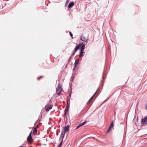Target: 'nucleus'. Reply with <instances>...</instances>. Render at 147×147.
Wrapping results in <instances>:
<instances>
[{"label":"nucleus","instance_id":"f257e3e1","mask_svg":"<svg viewBox=\"0 0 147 147\" xmlns=\"http://www.w3.org/2000/svg\"><path fill=\"white\" fill-rule=\"evenodd\" d=\"M141 124L142 126L146 125L147 124V116L142 119Z\"/></svg>","mask_w":147,"mask_h":147},{"label":"nucleus","instance_id":"f03ea898","mask_svg":"<svg viewBox=\"0 0 147 147\" xmlns=\"http://www.w3.org/2000/svg\"><path fill=\"white\" fill-rule=\"evenodd\" d=\"M80 39L81 40L84 42H87L88 40V37L86 36L82 35L80 37Z\"/></svg>","mask_w":147,"mask_h":147},{"label":"nucleus","instance_id":"7ed1b4c3","mask_svg":"<svg viewBox=\"0 0 147 147\" xmlns=\"http://www.w3.org/2000/svg\"><path fill=\"white\" fill-rule=\"evenodd\" d=\"M27 140L28 142L30 144L32 142L33 140L31 136V132L30 133L28 136L27 138Z\"/></svg>","mask_w":147,"mask_h":147},{"label":"nucleus","instance_id":"20e7f679","mask_svg":"<svg viewBox=\"0 0 147 147\" xmlns=\"http://www.w3.org/2000/svg\"><path fill=\"white\" fill-rule=\"evenodd\" d=\"M53 106L52 105L49 104L46 106L45 107V109L47 111H48L52 108Z\"/></svg>","mask_w":147,"mask_h":147},{"label":"nucleus","instance_id":"39448f33","mask_svg":"<svg viewBox=\"0 0 147 147\" xmlns=\"http://www.w3.org/2000/svg\"><path fill=\"white\" fill-rule=\"evenodd\" d=\"M62 89L61 88V85L59 83L58 84L57 88L56 89L57 92L58 91H62Z\"/></svg>","mask_w":147,"mask_h":147},{"label":"nucleus","instance_id":"423d86ee","mask_svg":"<svg viewBox=\"0 0 147 147\" xmlns=\"http://www.w3.org/2000/svg\"><path fill=\"white\" fill-rule=\"evenodd\" d=\"M69 126H67L66 127H64L63 128V131L65 132L66 133L69 130Z\"/></svg>","mask_w":147,"mask_h":147},{"label":"nucleus","instance_id":"0eeeda50","mask_svg":"<svg viewBox=\"0 0 147 147\" xmlns=\"http://www.w3.org/2000/svg\"><path fill=\"white\" fill-rule=\"evenodd\" d=\"M80 47V45L79 44H78L76 46V47L75 48L74 50V54L75 53L78 51V50L79 49Z\"/></svg>","mask_w":147,"mask_h":147},{"label":"nucleus","instance_id":"6e6552de","mask_svg":"<svg viewBox=\"0 0 147 147\" xmlns=\"http://www.w3.org/2000/svg\"><path fill=\"white\" fill-rule=\"evenodd\" d=\"M69 107H68V106H67L66 109L64 111V118L65 117L66 115L67 112V111L69 110Z\"/></svg>","mask_w":147,"mask_h":147},{"label":"nucleus","instance_id":"1a4fd4ad","mask_svg":"<svg viewBox=\"0 0 147 147\" xmlns=\"http://www.w3.org/2000/svg\"><path fill=\"white\" fill-rule=\"evenodd\" d=\"M85 48V44H82L81 45L80 51H83Z\"/></svg>","mask_w":147,"mask_h":147},{"label":"nucleus","instance_id":"9d476101","mask_svg":"<svg viewBox=\"0 0 147 147\" xmlns=\"http://www.w3.org/2000/svg\"><path fill=\"white\" fill-rule=\"evenodd\" d=\"M65 132L64 131H62L61 132V135L60 136V138H62L63 139V138H64L65 134Z\"/></svg>","mask_w":147,"mask_h":147},{"label":"nucleus","instance_id":"9b49d317","mask_svg":"<svg viewBox=\"0 0 147 147\" xmlns=\"http://www.w3.org/2000/svg\"><path fill=\"white\" fill-rule=\"evenodd\" d=\"M38 128V127L37 126L34 129L33 131V134L34 135H35L36 134V133L37 131V129Z\"/></svg>","mask_w":147,"mask_h":147},{"label":"nucleus","instance_id":"f8f14e48","mask_svg":"<svg viewBox=\"0 0 147 147\" xmlns=\"http://www.w3.org/2000/svg\"><path fill=\"white\" fill-rule=\"evenodd\" d=\"M85 52L83 51H80V53L79 55V57H82L84 56Z\"/></svg>","mask_w":147,"mask_h":147},{"label":"nucleus","instance_id":"ddd939ff","mask_svg":"<svg viewBox=\"0 0 147 147\" xmlns=\"http://www.w3.org/2000/svg\"><path fill=\"white\" fill-rule=\"evenodd\" d=\"M74 5V3L73 2L70 3L68 5V7L69 8H70L71 7L73 6Z\"/></svg>","mask_w":147,"mask_h":147},{"label":"nucleus","instance_id":"4468645a","mask_svg":"<svg viewBox=\"0 0 147 147\" xmlns=\"http://www.w3.org/2000/svg\"><path fill=\"white\" fill-rule=\"evenodd\" d=\"M79 62V59H78L75 61V67H76V65H78Z\"/></svg>","mask_w":147,"mask_h":147},{"label":"nucleus","instance_id":"2eb2a0df","mask_svg":"<svg viewBox=\"0 0 147 147\" xmlns=\"http://www.w3.org/2000/svg\"><path fill=\"white\" fill-rule=\"evenodd\" d=\"M86 122H87V121H85L84 122L79 124V125L80 126V127H81V126H82V125H84L85 124Z\"/></svg>","mask_w":147,"mask_h":147},{"label":"nucleus","instance_id":"dca6fc26","mask_svg":"<svg viewBox=\"0 0 147 147\" xmlns=\"http://www.w3.org/2000/svg\"><path fill=\"white\" fill-rule=\"evenodd\" d=\"M98 89L96 91V92H95V93H94V94H93V95L90 98V100H91L93 98L94 96V95L98 91Z\"/></svg>","mask_w":147,"mask_h":147},{"label":"nucleus","instance_id":"f3484780","mask_svg":"<svg viewBox=\"0 0 147 147\" xmlns=\"http://www.w3.org/2000/svg\"><path fill=\"white\" fill-rule=\"evenodd\" d=\"M113 121H112L111 122V123L109 127H110L111 128L113 127Z\"/></svg>","mask_w":147,"mask_h":147},{"label":"nucleus","instance_id":"a211bd4d","mask_svg":"<svg viewBox=\"0 0 147 147\" xmlns=\"http://www.w3.org/2000/svg\"><path fill=\"white\" fill-rule=\"evenodd\" d=\"M111 128L110 127H109V128H108V129L107 132V133H109L110 131H111Z\"/></svg>","mask_w":147,"mask_h":147},{"label":"nucleus","instance_id":"6ab92c4d","mask_svg":"<svg viewBox=\"0 0 147 147\" xmlns=\"http://www.w3.org/2000/svg\"><path fill=\"white\" fill-rule=\"evenodd\" d=\"M62 142H63V140H62L61 142H60V144L58 146V147H61V145H62Z\"/></svg>","mask_w":147,"mask_h":147},{"label":"nucleus","instance_id":"aec40b11","mask_svg":"<svg viewBox=\"0 0 147 147\" xmlns=\"http://www.w3.org/2000/svg\"><path fill=\"white\" fill-rule=\"evenodd\" d=\"M69 34L70 35V36H71V37L72 38H73V34H72V33H71V32H69Z\"/></svg>","mask_w":147,"mask_h":147},{"label":"nucleus","instance_id":"412c9836","mask_svg":"<svg viewBox=\"0 0 147 147\" xmlns=\"http://www.w3.org/2000/svg\"><path fill=\"white\" fill-rule=\"evenodd\" d=\"M69 101L68 100H67V106H68V107H69Z\"/></svg>","mask_w":147,"mask_h":147},{"label":"nucleus","instance_id":"4be33fe9","mask_svg":"<svg viewBox=\"0 0 147 147\" xmlns=\"http://www.w3.org/2000/svg\"><path fill=\"white\" fill-rule=\"evenodd\" d=\"M61 91H59L57 93L58 94V95L59 96L61 94Z\"/></svg>","mask_w":147,"mask_h":147},{"label":"nucleus","instance_id":"5701e85b","mask_svg":"<svg viewBox=\"0 0 147 147\" xmlns=\"http://www.w3.org/2000/svg\"><path fill=\"white\" fill-rule=\"evenodd\" d=\"M80 127V126L79 125L77 126L76 128V129H78V128H79Z\"/></svg>","mask_w":147,"mask_h":147},{"label":"nucleus","instance_id":"b1692460","mask_svg":"<svg viewBox=\"0 0 147 147\" xmlns=\"http://www.w3.org/2000/svg\"><path fill=\"white\" fill-rule=\"evenodd\" d=\"M40 78H40V77H38V78H37V79L38 80H40Z\"/></svg>","mask_w":147,"mask_h":147},{"label":"nucleus","instance_id":"393cba45","mask_svg":"<svg viewBox=\"0 0 147 147\" xmlns=\"http://www.w3.org/2000/svg\"><path fill=\"white\" fill-rule=\"evenodd\" d=\"M91 101V100H90V99L88 100V102H87V103L88 104Z\"/></svg>","mask_w":147,"mask_h":147},{"label":"nucleus","instance_id":"a878e982","mask_svg":"<svg viewBox=\"0 0 147 147\" xmlns=\"http://www.w3.org/2000/svg\"><path fill=\"white\" fill-rule=\"evenodd\" d=\"M43 76H41L40 77V78H43Z\"/></svg>","mask_w":147,"mask_h":147},{"label":"nucleus","instance_id":"bb28decb","mask_svg":"<svg viewBox=\"0 0 147 147\" xmlns=\"http://www.w3.org/2000/svg\"><path fill=\"white\" fill-rule=\"evenodd\" d=\"M94 139H95V138H94ZM95 139L97 140H98L97 139Z\"/></svg>","mask_w":147,"mask_h":147},{"label":"nucleus","instance_id":"cd10ccee","mask_svg":"<svg viewBox=\"0 0 147 147\" xmlns=\"http://www.w3.org/2000/svg\"><path fill=\"white\" fill-rule=\"evenodd\" d=\"M20 147H24L23 146H20Z\"/></svg>","mask_w":147,"mask_h":147},{"label":"nucleus","instance_id":"c85d7f7f","mask_svg":"<svg viewBox=\"0 0 147 147\" xmlns=\"http://www.w3.org/2000/svg\"><path fill=\"white\" fill-rule=\"evenodd\" d=\"M72 78H73V79H72L73 80V79H74V77H72Z\"/></svg>","mask_w":147,"mask_h":147}]
</instances>
